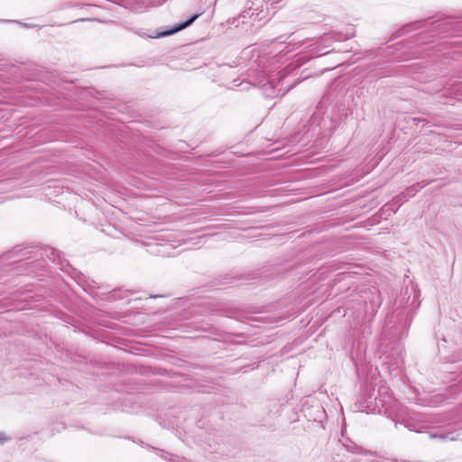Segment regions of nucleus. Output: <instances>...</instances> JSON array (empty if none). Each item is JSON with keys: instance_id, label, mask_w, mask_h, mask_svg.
I'll use <instances>...</instances> for the list:
<instances>
[{"instance_id": "obj_2", "label": "nucleus", "mask_w": 462, "mask_h": 462, "mask_svg": "<svg viewBox=\"0 0 462 462\" xmlns=\"http://www.w3.org/2000/svg\"><path fill=\"white\" fill-rule=\"evenodd\" d=\"M199 16V14H193L188 20L174 25L170 30L162 31V32H159L156 37L157 38L158 37H165V36L174 34L185 28L189 27V25H191L198 19Z\"/></svg>"}, {"instance_id": "obj_13", "label": "nucleus", "mask_w": 462, "mask_h": 462, "mask_svg": "<svg viewBox=\"0 0 462 462\" xmlns=\"http://www.w3.org/2000/svg\"><path fill=\"white\" fill-rule=\"evenodd\" d=\"M293 35V32L289 34L288 36L285 37V35H281V36H278L276 39H274L273 41H277L279 42H285L289 38H291V36Z\"/></svg>"}, {"instance_id": "obj_12", "label": "nucleus", "mask_w": 462, "mask_h": 462, "mask_svg": "<svg viewBox=\"0 0 462 462\" xmlns=\"http://www.w3.org/2000/svg\"><path fill=\"white\" fill-rule=\"evenodd\" d=\"M348 443H342V445L346 448V449L349 452L356 453L357 452L358 447L354 444L351 440H346Z\"/></svg>"}, {"instance_id": "obj_7", "label": "nucleus", "mask_w": 462, "mask_h": 462, "mask_svg": "<svg viewBox=\"0 0 462 462\" xmlns=\"http://www.w3.org/2000/svg\"><path fill=\"white\" fill-rule=\"evenodd\" d=\"M46 255L53 262L62 264V261L60 258V253L54 248H49L46 250Z\"/></svg>"}, {"instance_id": "obj_4", "label": "nucleus", "mask_w": 462, "mask_h": 462, "mask_svg": "<svg viewBox=\"0 0 462 462\" xmlns=\"http://www.w3.org/2000/svg\"><path fill=\"white\" fill-rule=\"evenodd\" d=\"M407 316L406 310H401L397 313H392L386 318V325L390 326L392 323H394V320L397 319L399 324L402 321V319Z\"/></svg>"}, {"instance_id": "obj_11", "label": "nucleus", "mask_w": 462, "mask_h": 462, "mask_svg": "<svg viewBox=\"0 0 462 462\" xmlns=\"http://www.w3.org/2000/svg\"><path fill=\"white\" fill-rule=\"evenodd\" d=\"M405 427L409 429L411 431L420 432L421 430V426H417L414 422L411 420H407L405 422Z\"/></svg>"}, {"instance_id": "obj_14", "label": "nucleus", "mask_w": 462, "mask_h": 462, "mask_svg": "<svg viewBox=\"0 0 462 462\" xmlns=\"http://www.w3.org/2000/svg\"><path fill=\"white\" fill-rule=\"evenodd\" d=\"M431 438H439V439H446V436L445 435H435V434H431L430 435Z\"/></svg>"}, {"instance_id": "obj_1", "label": "nucleus", "mask_w": 462, "mask_h": 462, "mask_svg": "<svg viewBox=\"0 0 462 462\" xmlns=\"http://www.w3.org/2000/svg\"><path fill=\"white\" fill-rule=\"evenodd\" d=\"M341 40V34L340 33H329L325 34L323 37H321L319 41H317L315 43L310 45L308 52L312 57H319L325 54L329 53L332 50L328 51L327 50L331 42L340 41Z\"/></svg>"}, {"instance_id": "obj_8", "label": "nucleus", "mask_w": 462, "mask_h": 462, "mask_svg": "<svg viewBox=\"0 0 462 462\" xmlns=\"http://www.w3.org/2000/svg\"><path fill=\"white\" fill-rule=\"evenodd\" d=\"M303 43H305V40L297 42H290L287 43L285 48L282 50V52L284 54H288V53L291 52L292 51L298 49Z\"/></svg>"}, {"instance_id": "obj_5", "label": "nucleus", "mask_w": 462, "mask_h": 462, "mask_svg": "<svg viewBox=\"0 0 462 462\" xmlns=\"http://www.w3.org/2000/svg\"><path fill=\"white\" fill-rule=\"evenodd\" d=\"M249 15V11H245L241 13L237 17L228 19L227 23L231 26L238 27L240 25V21L242 23H245V20Z\"/></svg>"}, {"instance_id": "obj_16", "label": "nucleus", "mask_w": 462, "mask_h": 462, "mask_svg": "<svg viewBox=\"0 0 462 462\" xmlns=\"http://www.w3.org/2000/svg\"><path fill=\"white\" fill-rule=\"evenodd\" d=\"M82 21H85V19H79V20L74 21L73 23L82 22Z\"/></svg>"}, {"instance_id": "obj_10", "label": "nucleus", "mask_w": 462, "mask_h": 462, "mask_svg": "<svg viewBox=\"0 0 462 462\" xmlns=\"http://www.w3.org/2000/svg\"><path fill=\"white\" fill-rule=\"evenodd\" d=\"M421 23H422L421 21L414 22V23H412L411 24L404 25L402 28V31H403V32H409L411 29H419V28H420V24Z\"/></svg>"}, {"instance_id": "obj_15", "label": "nucleus", "mask_w": 462, "mask_h": 462, "mask_svg": "<svg viewBox=\"0 0 462 462\" xmlns=\"http://www.w3.org/2000/svg\"><path fill=\"white\" fill-rule=\"evenodd\" d=\"M161 297L160 295H150V298H158Z\"/></svg>"}, {"instance_id": "obj_3", "label": "nucleus", "mask_w": 462, "mask_h": 462, "mask_svg": "<svg viewBox=\"0 0 462 462\" xmlns=\"http://www.w3.org/2000/svg\"><path fill=\"white\" fill-rule=\"evenodd\" d=\"M359 408L364 411H365L367 413L374 412L376 410H379V406L377 403V398L373 397L371 394L364 397L359 403Z\"/></svg>"}, {"instance_id": "obj_6", "label": "nucleus", "mask_w": 462, "mask_h": 462, "mask_svg": "<svg viewBox=\"0 0 462 462\" xmlns=\"http://www.w3.org/2000/svg\"><path fill=\"white\" fill-rule=\"evenodd\" d=\"M429 183L430 182L427 181L417 182L416 184L408 187L405 192L409 197H412L420 190V189L426 187Z\"/></svg>"}, {"instance_id": "obj_9", "label": "nucleus", "mask_w": 462, "mask_h": 462, "mask_svg": "<svg viewBox=\"0 0 462 462\" xmlns=\"http://www.w3.org/2000/svg\"><path fill=\"white\" fill-rule=\"evenodd\" d=\"M23 249L21 248L20 245L15 246L12 251L5 253L2 256V259H3V261H5L7 259H10L11 257H13L14 255H19V254L25 255V254H23Z\"/></svg>"}]
</instances>
